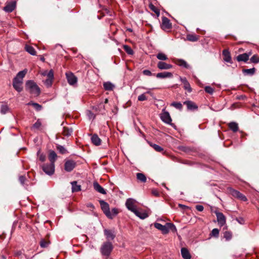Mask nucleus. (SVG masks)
Listing matches in <instances>:
<instances>
[{"mask_svg":"<svg viewBox=\"0 0 259 259\" xmlns=\"http://www.w3.org/2000/svg\"><path fill=\"white\" fill-rule=\"evenodd\" d=\"M102 210L106 216L109 219H112V215L110 210L109 204L103 200H99Z\"/></svg>","mask_w":259,"mask_h":259,"instance_id":"nucleus-5","label":"nucleus"},{"mask_svg":"<svg viewBox=\"0 0 259 259\" xmlns=\"http://www.w3.org/2000/svg\"><path fill=\"white\" fill-rule=\"evenodd\" d=\"M9 110V107L6 105H2L1 107V112L2 114H6Z\"/></svg>","mask_w":259,"mask_h":259,"instance_id":"nucleus-44","label":"nucleus"},{"mask_svg":"<svg viewBox=\"0 0 259 259\" xmlns=\"http://www.w3.org/2000/svg\"><path fill=\"white\" fill-rule=\"evenodd\" d=\"M16 6V3L15 1L11 2H7L6 6L3 8V10L8 13H11L14 10Z\"/></svg>","mask_w":259,"mask_h":259,"instance_id":"nucleus-13","label":"nucleus"},{"mask_svg":"<svg viewBox=\"0 0 259 259\" xmlns=\"http://www.w3.org/2000/svg\"><path fill=\"white\" fill-rule=\"evenodd\" d=\"M134 213L141 219H145L148 217L147 213L145 211H140L136 209Z\"/></svg>","mask_w":259,"mask_h":259,"instance_id":"nucleus-26","label":"nucleus"},{"mask_svg":"<svg viewBox=\"0 0 259 259\" xmlns=\"http://www.w3.org/2000/svg\"><path fill=\"white\" fill-rule=\"evenodd\" d=\"M196 209L198 211H202L204 209V207L202 205H197L196 206Z\"/></svg>","mask_w":259,"mask_h":259,"instance_id":"nucleus-61","label":"nucleus"},{"mask_svg":"<svg viewBox=\"0 0 259 259\" xmlns=\"http://www.w3.org/2000/svg\"><path fill=\"white\" fill-rule=\"evenodd\" d=\"M113 246L112 243L109 241L104 242L101 246L100 252L102 255L109 256L112 250Z\"/></svg>","mask_w":259,"mask_h":259,"instance_id":"nucleus-3","label":"nucleus"},{"mask_svg":"<svg viewBox=\"0 0 259 259\" xmlns=\"http://www.w3.org/2000/svg\"><path fill=\"white\" fill-rule=\"evenodd\" d=\"M87 207H88V208H92V209H94L95 208V206L91 203L87 204Z\"/></svg>","mask_w":259,"mask_h":259,"instance_id":"nucleus-64","label":"nucleus"},{"mask_svg":"<svg viewBox=\"0 0 259 259\" xmlns=\"http://www.w3.org/2000/svg\"><path fill=\"white\" fill-rule=\"evenodd\" d=\"M23 81L17 80L16 78H14L13 81V86L14 88L18 92H21L23 88L22 87Z\"/></svg>","mask_w":259,"mask_h":259,"instance_id":"nucleus-15","label":"nucleus"},{"mask_svg":"<svg viewBox=\"0 0 259 259\" xmlns=\"http://www.w3.org/2000/svg\"><path fill=\"white\" fill-rule=\"evenodd\" d=\"M123 49L124 51L129 55H133L134 54L133 50L130 46L127 45H124L123 46Z\"/></svg>","mask_w":259,"mask_h":259,"instance_id":"nucleus-40","label":"nucleus"},{"mask_svg":"<svg viewBox=\"0 0 259 259\" xmlns=\"http://www.w3.org/2000/svg\"><path fill=\"white\" fill-rule=\"evenodd\" d=\"M52 81H53V79H50V78H47V79L45 80V81H44V83L48 87H49L51 86V85L52 84Z\"/></svg>","mask_w":259,"mask_h":259,"instance_id":"nucleus-56","label":"nucleus"},{"mask_svg":"<svg viewBox=\"0 0 259 259\" xmlns=\"http://www.w3.org/2000/svg\"><path fill=\"white\" fill-rule=\"evenodd\" d=\"M228 126L233 132H237L239 130L238 125L235 122H231L229 123Z\"/></svg>","mask_w":259,"mask_h":259,"instance_id":"nucleus-31","label":"nucleus"},{"mask_svg":"<svg viewBox=\"0 0 259 259\" xmlns=\"http://www.w3.org/2000/svg\"><path fill=\"white\" fill-rule=\"evenodd\" d=\"M156 57L158 59L162 61L166 60L168 59L167 56L162 53H159L157 54Z\"/></svg>","mask_w":259,"mask_h":259,"instance_id":"nucleus-39","label":"nucleus"},{"mask_svg":"<svg viewBox=\"0 0 259 259\" xmlns=\"http://www.w3.org/2000/svg\"><path fill=\"white\" fill-rule=\"evenodd\" d=\"M181 254H182V257L184 259H190L191 257V256L189 251L186 248H182L181 249Z\"/></svg>","mask_w":259,"mask_h":259,"instance_id":"nucleus-27","label":"nucleus"},{"mask_svg":"<svg viewBox=\"0 0 259 259\" xmlns=\"http://www.w3.org/2000/svg\"><path fill=\"white\" fill-rule=\"evenodd\" d=\"M251 55V53L249 52L248 53H243L242 54H240L236 57V60L238 62H246L250 56Z\"/></svg>","mask_w":259,"mask_h":259,"instance_id":"nucleus-14","label":"nucleus"},{"mask_svg":"<svg viewBox=\"0 0 259 259\" xmlns=\"http://www.w3.org/2000/svg\"><path fill=\"white\" fill-rule=\"evenodd\" d=\"M172 27L170 20L165 17L162 18V23L161 24V28L163 30H167L170 29Z\"/></svg>","mask_w":259,"mask_h":259,"instance_id":"nucleus-11","label":"nucleus"},{"mask_svg":"<svg viewBox=\"0 0 259 259\" xmlns=\"http://www.w3.org/2000/svg\"><path fill=\"white\" fill-rule=\"evenodd\" d=\"M27 73L26 70H23L19 72L14 78H16L17 80L23 81V78L24 77L25 74Z\"/></svg>","mask_w":259,"mask_h":259,"instance_id":"nucleus-29","label":"nucleus"},{"mask_svg":"<svg viewBox=\"0 0 259 259\" xmlns=\"http://www.w3.org/2000/svg\"><path fill=\"white\" fill-rule=\"evenodd\" d=\"M92 143L95 146H100L101 144V140L97 134H94L91 137Z\"/></svg>","mask_w":259,"mask_h":259,"instance_id":"nucleus-21","label":"nucleus"},{"mask_svg":"<svg viewBox=\"0 0 259 259\" xmlns=\"http://www.w3.org/2000/svg\"><path fill=\"white\" fill-rule=\"evenodd\" d=\"M152 194L156 197H158L159 196V193L156 189H153L152 190Z\"/></svg>","mask_w":259,"mask_h":259,"instance_id":"nucleus-62","label":"nucleus"},{"mask_svg":"<svg viewBox=\"0 0 259 259\" xmlns=\"http://www.w3.org/2000/svg\"><path fill=\"white\" fill-rule=\"evenodd\" d=\"M66 76L69 84L72 85L76 83L77 78L73 73L70 72H66Z\"/></svg>","mask_w":259,"mask_h":259,"instance_id":"nucleus-12","label":"nucleus"},{"mask_svg":"<svg viewBox=\"0 0 259 259\" xmlns=\"http://www.w3.org/2000/svg\"><path fill=\"white\" fill-rule=\"evenodd\" d=\"M87 115L90 119H94L96 117L95 115L90 110L87 111Z\"/></svg>","mask_w":259,"mask_h":259,"instance_id":"nucleus-48","label":"nucleus"},{"mask_svg":"<svg viewBox=\"0 0 259 259\" xmlns=\"http://www.w3.org/2000/svg\"><path fill=\"white\" fill-rule=\"evenodd\" d=\"M147 97L146 96V93L142 94L138 96V100L140 101H144L147 100Z\"/></svg>","mask_w":259,"mask_h":259,"instance_id":"nucleus-49","label":"nucleus"},{"mask_svg":"<svg viewBox=\"0 0 259 259\" xmlns=\"http://www.w3.org/2000/svg\"><path fill=\"white\" fill-rule=\"evenodd\" d=\"M157 67L161 70H167L171 68L172 65L164 62L160 61L157 63Z\"/></svg>","mask_w":259,"mask_h":259,"instance_id":"nucleus-18","label":"nucleus"},{"mask_svg":"<svg viewBox=\"0 0 259 259\" xmlns=\"http://www.w3.org/2000/svg\"><path fill=\"white\" fill-rule=\"evenodd\" d=\"M250 62L253 63H257L259 62V56L257 55H254L251 57Z\"/></svg>","mask_w":259,"mask_h":259,"instance_id":"nucleus-43","label":"nucleus"},{"mask_svg":"<svg viewBox=\"0 0 259 259\" xmlns=\"http://www.w3.org/2000/svg\"><path fill=\"white\" fill-rule=\"evenodd\" d=\"M160 118L164 122L169 124L173 127L175 126L174 124L171 123L172 120L168 112L163 110L162 113L161 114Z\"/></svg>","mask_w":259,"mask_h":259,"instance_id":"nucleus-7","label":"nucleus"},{"mask_svg":"<svg viewBox=\"0 0 259 259\" xmlns=\"http://www.w3.org/2000/svg\"><path fill=\"white\" fill-rule=\"evenodd\" d=\"M228 190L229 193L234 197L242 201H246L247 200L246 197L239 191L232 188H229Z\"/></svg>","mask_w":259,"mask_h":259,"instance_id":"nucleus-4","label":"nucleus"},{"mask_svg":"<svg viewBox=\"0 0 259 259\" xmlns=\"http://www.w3.org/2000/svg\"><path fill=\"white\" fill-rule=\"evenodd\" d=\"M28 105H32L37 111H40L42 109V106L36 103L29 102Z\"/></svg>","mask_w":259,"mask_h":259,"instance_id":"nucleus-38","label":"nucleus"},{"mask_svg":"<svg viewBox=\"0 0 259 259\" xmlns=\"http://www.w3.org/2000/svg\"><path fill=\"white\" fill-rule=\"evenodd\" d=\"M224 237L227 239V240H230L231 238H232V234L231 232H229V231H226L225 233H224Z\"/></svg>","mask_w":259,"mask_h":259,"instance_id":"nucleus-54","label":"nucleus"},{"mask_svg":"<svg viewBox=\"0 0 259 259\" xmlns=\"http://www.w3.org/2000/svg\"><path fill=\"white\" fill-rule=\"evenodd\" d=\"M57 150L59 151V152L61 154H65L66 153L67 150L66 149L62 146L58 145L57 146Z\"/></svg>","mask_w":259,"mask_h":259,"instance_id":"nucleus-47","label":"nucleus"},{"mask_svg":"<svg viewBox=\"0 0 259 259\" xmlns=\"http://www.w3.org/2000/svg\"><path fill=\"white\" fill-rule=\"evenodd\" d=\"M176 63L179 66L183 67L185 68L190 69L191 68L190 66L183 59H177L176 61Z\"/></svg>","mask_w":259,"mask_h":259,"instance_id":"nucleus-24","label":"nucleus"},{"mask_svg":"<svg viewBox=\"0 0 259 259\" xmlns=\"http://www.w3.org/2000/svg\"><path fill=\"white\" fill-rule=\"evenodd\" d=\"M204 90L206 93H209L210 94H212L214 92L213 89L209 86H206Z\"/></svg>","mask_w":259,"mask_h":259,"instance_id":"nucleus-52","label":"nucleus"},{"mask_svg":"<svg viewBox=\"0 0 259 259\" xmlns=\"http://www.w3.org/2000/svg\"><path fill=\"white\" fill-rule=\"evenodd\" d=\"M172 76V74L168 72L158 73L156 75V77L159 78H171Z\"/></svg>","mask_w":259,"mask_h":259,"instance_id":"nucleus-25","label":"nucleus"},{"mask_svg":"<svg viewBox=\"0 0 259 259\" xmlns=\"http://www.w3.org/2000/svg\"><path fill=\"white\" fill-rule=\"evenodd\" d=\"M94 189L100 193L102 194H106V192L105 190L99 185L98 182H94L93 184Z\"/></svg>","mask_w":259,"mask_h":259,"instance_id":"nucleus-22","label":"nucleus"},{"mask_svg":"<svg viewBox=\"0 0 259 259\" xmlns=\"http://www.w3.org/2000/svg\"><path fill=\"white\" fill-rule=\"evenodd\" d=\"M213 212L217 216V221L218 222L219 225L222 227L224 225L226 224V219L224 214L218 211V210H215L213 211Z\"/></svg>","mask_w":259,"mask_h":259,"instance_id":"nucleus-9","label":"nucleus"},{"mask_svg":"<svg viewBox=\"0 0 259 259\" xmlns=\"http://www.w3.org/2000/svg\"><path fill=\"white\" fill-rule=\"evenodd\" d=\"M222 54L224 56V61L228 63H232V58L230 53L228 50H224L223 51Z\"/></svg>","mask_w":259,"mask_h":259,"instance_id":"nucleus-19","label":"nucleus"},{"mask_svg":"<svg viewBox=\"0 0 259 259\" xmlns=\"http://www.w3.org/2000/svg\"><path fill=\"white\" fill-rule=\"evenodd\" d=\"M211 234L212 236L217 237L219 235V230L216 228L213 229L211 232Z\"/></svg>","mask_w":259,"mask_h":259,"instance_id":"nucleus-51","label":"nucleus"},{"mask_svg":"<svg viewBox=\"0 0 259 259\" xmlns=\"http://www.w3.org/2000/svg\"><path fill=\"white\" fill-rule=\"evenodd\" d=\"M42 170L47 175L51 176L55 172V164L46 163L42 165Z\"/></svg>","mask_w":259,"mask_h":259,"instance_id":"nucleus-6","label":"nucleus"},{"mask_svg":"<svg viewBox=\"0 0 259 259\" xmlns=\"http://www.w3.org/2000/svg\"><path fill=\"white\" fill-rule=\"evenodd\" d=\"M37 155H39V159L41 162H44L46 160V156L42 153H40V150L37 152Z\"/></svg>","mask_w":259,"mask_h":259,"instance_id":"nucleus-50","label":"nucleus"},{"mask_svg":"<svg viewBox=\"0 0 259 259\" xmlns=\"http://www.w3.org/2000/svg\"><path fill=\"white\" fill-rule=\"evenodd\" d=\"M151 146L157 152H161L163 150V149L161 146L155 144H151Z\"/></svg>","mask_w":259,"mask_h":259,"instance_id":"nucleus-45","label":"nucleus"},{"mask_svg":"<svg viewBox=\"0 0 259 259\" xmlns=\"http://www.w3.org/2000/svg\"><path fill=\"white\" fill-rule=\"evenodd\" d=\"M179 149L182 151H183L186 153H189L192 151V149L191 147L188 146H181L179 147Z\"/></svg>","mask_w":259,"mask_h":259,"instance_id":"nucleus-35","label":"nucleus"},{"mask_svg":"<svg viewBox=\"0 0 259 259\" xmlns=\"http://www.w3.org/2000/svg\"><path fill=\"white\" fill-rule=\"evenodd\" d=\"M72 185V192H78L81 190L80 185H77L76 181H73L71 183Z\"/></svg>","mask_w":259,"mask_h":259,"instance_id":"nucleus-30","label":"nucleus"},{"mask_svg":"<svg viewBox=\"0 0 259 259\" xmlns=\"http://www.w3.org/2000/svg\"><path fill=\"white\" fill-rule=\"evenodd\" d=\"M154 227L160 230L164 234H167L169 231L175 232L177 231L176 226L172 223H166L165 225H162L159 223L154 224Z\"/></svg>","mask_w":259,"mask_h":259,"instance_id":"nucleus-2","label":"nucleus"},{"mask_svg":"<svg viewBox=\"0 0 259 259\" xmlns=\"http://www.w3.org/2000/svg\"><path fill=\"white\" fill-rule=\"evenodd\" d=\"M136 201L133 198H128L126 200L125 202V205L127 208L132 212H134L136 209L137 207L135 205Z\"/></svg>","mask_w":259,"mask_h":259,"instance_id":"nucleus-10","label":"nucleus"},{"mask_svg":"<svg viewBox=\"0 0 259 259\" xmlns=\"http://www.w3.org/2000/svg\"><path fill=\"white\" fill-rule=\"evenodd\" d=\"M187 39L189 41L194 42L198 39V37L196 34H189L187 35Z\"/></svg>","mask_w":259,"mask_h":259,"instance_id":"nucleus-33","label":"nucleus"},{"mask_svg":"<svg viewBox=\"0 0 259 259\" xmlns=\"http://www.w3.org/2000/svg\"><path fill=\"white\" fill-rule=\"evenodd\" d=\"M103 87L106 91H112L114 88V85L110 82H106L103 83Z\"/></svg>","mask_w":259,"mask_h":259,"instance_id":"nucleus-32","label":"nucleus"},{"mask_svg":"<svg viewBox=\"0 0 259 259\" xmlns=\"http://www.w3.org/2000/svg\"><path fill=\"white\" fill-rule=\"evenodd\" d=\"M184 104L187 106L189 110L194 111L198 109V106L193 101H186L184 102Z\"/></svg>","mask_w":259,"mask_h":259,"instance_id":"nucleus-16","label":"nucleus"},{"mask_svg":"<svg viewBox=\"0 0 259 259\" xmlns=\"http://www.w3.org/2000/svg\"><path fill=\"white\" fill-rule=\"evenodd\" d=\"M41 125V123L39 120H37L36 122L33 125L32 127L36 129H38Z\"/></svg>","mask_w":259,"mask_h":259,"instance_id":"nucleus-53","label":"nucleus"},{"mask_svg":"<svg viewBox=\"0 0 259 259\" xmlns=\"http://www.w3.org/2000/svg\"><path fill=\"white\" fill-rule=\"evenodd\" d=\"M111 213L112 214V218L115 217V215H117V214L118 213V210L116 208H113L111 209Z\"/></svg>","mask_w":259,"mask_h":259,"instance_id":"nucleus-58","label":"nucleus"},{"mask_svg":"<svg viewBox=\"0 0 259 259\" xmlns=\"http://www.w3.org/2000/svg\"><path fill=\"white\" fill-rule=\"evenodd\" d=\"M104 235L106 239L109 240H113L115 237L114 232L111 230L105 229L104 230Z\"/></svg>","mask_w":259,"mask_h":259,"instance_id":"nucleus-17","label":"nucleus"},{"mask_svg":"<svg viewBox=\"0 0 259 259\" xmlns=\"http://www.w3.org/2000/svg\"><path fill=\"white\" fill-rule=\"evenodd\" d=\"M184 88L185 90H187L189 93H191L192 91L189 82L184 84Z\"/></svg>","mask_w":259,"mask_h":259,"instance_id":"nucleus-55","label":"nucleus"},{"mask_svg":"<svg viewBox=\"0 0 259 259\" xmlns=\"http://www.w3.org/2000/svg\"><path fill=\"white\" fill-rule=\"evenodd\" d=\"M171 106H174L179 110H182L183 107L182 104L180 102H172L171 104Z\"/></svg>","mask_w":259,"mask_h":259,"instance_id":"nucleus-42","label":"nucleus"},{"mask_svg":"<svg viewBox=\"0 0 259 259\" xmlns=\"http://www.w3.org/2000/svg\"><path fill=\"white\" fill-rule=\"evenodd\" d=\"M49 159L50 161V164H55V162L57 159V155L56 152L53 150H50L49 154Z\"/></svg>","mask_w":259,"mask_h":259,"instance_id":"nucleus-23","label":"nucleus"},{"mask_svg":"<svg viewBox=\"0 0 259 259\" xmlns=\"http://www.w3.org/2000/svg\"><path fill=\"white\" fill-rule=\"evenodd\" d=\"M50 243L49 241H47L44 239L41 240L40 241V246L42 248H45L48 246Z\"/></svg>","mask_w":259,"mask_h":259,"instance_id":"nucleus-46","label":"nucleus"},{"mask_svg":"<svg viewBox=\"0 0 259 259\" xmlns=\"http://www.w3.org/2000/svg\"><path fill=\"white\" fill-rule=\"evenodd\" d=\"M26 90L35 97H37L40 93V90L36 83L33 80H29L25 83Z\"/></svg>","mask_w":259,"mask_h":259,"instance_id":"nucleus-1","label":"nucleus"},{"mask_svg":"<svg viewBox=\"0 0 259 259\" xmlns=\"http://www.w3.org/2000/svg\"><path fill=\"white\" fill-rule=\"evenodd\" d=\"M143 73L145 75H147V76H151L152 74L151 73V72L149 70H144L143 71Z\"/></svg>","mask_w":259,"mask_h":259,"instance_id":"nucleus-59","label":"nucleus"},{"mask_svg":"<svg viewBox=\"0 0 259 259\" xmlns=\"http://www.w3.org/2000/svg\"><path fill=\"white\" fill-rule=\"evenodd\" d=\"M180 80L184 84V85L186 83H187L189 82L186 77H181Z\"/></svg>","mask_w":259,"mask_h":259,"instance_id":"nucleus-63","label":"nucleus"},{"mask_svg":"<svg viewBox=\"0 0 259 259\" xmlns=\"http://www.w3.org/2000/svg\"><path fill=\"white\" fill-rule=\"evenodd\" d=\"M93 109L96 111L101 112L102 114L104 113L105 111V105L102 102H101L100 103L93 106Z\"/></svg>","mask_w":259,"mask_h":259,"instance_id":"nucleus-20","label":"nucleus"},{"mask_svg":"<svg viewBox=\"0 0 259 259\" xmlns=\"http://www.w3.org/2000/svg\"><path fill=\"white\" fill-rule=\"evenodd\" d=\"M25 177L24 176H21L19 178V180L21 184L23 185L25 181Z\"/></svg>","mask_w":259,"mask_h":259,"instance_id":"nucleus-60","label":"nucleus"},{"mask_svg":"<svg viewBox=\"0 0 259 259\" xmlns=\"http://www.w3.org/2000/svg\"><path fill=\"white\" fill-rule=\"evenodd\" d=\"M76 163L75 161L71 159L67 160L64 163V169L67 172L71 171L76 166Z\"/></svg>","mask_w":259,"mask_h":259,"instance_id":"nucleus-8","label":"nucleus"},{"mask_svg":"<svg viewBox=\"0 0 259 259\" xmlns=\"http://www.w3.org/2000/svg\"><path fill=\"white\" fill-rule=\"evenodd\" d=\"M48 78L53 79L54 78V73L52 70L49 71L47 74Z\"/></svg>","mask_w":259,"mask_h":259,"instance_id":"nucleus-57","label":"nucleus"},{"mask_svg":"<svg viewBox=\"0 0 259 259\" xmlns=\"http://www.w3.org/2000/svg\"><path fill=\"white\" fill-rule=\"evenodd\" d=\"M73 132V130L71 128L68 127H64L63 131V134L65 136H70Z\"/></svg>","mask_w":259,"mask_h":259,"instance_id":"nucleus-34","label":"nucleus"},{"mask_svg":"<svg viewBox=\"0 0 259 259\" xmlns=\"http://www.w3.org/2000/svg\"><path fill=\"white\" fill-rule=\"evenodd\" d=\"M243 72L246 74L249 75H253L254 74L255 71V69L254 68H250V69H245L243 70Z\"/></svg>","mask_w":259,"mask_h":259,"instance_id":"nucleus-36","label":"nucleus"},{"mask_svg":"<svg viewBox=\"0 0 259 259\" xmlns=\"http://www.w3.org/2000/svg\"><path fill=\"white\" fill-rule=\"evenodd\" d=\"M149 8L153 11L154 13H155L157 16L159 15L160 12L159 10L156 8L153 4H150L149 6Z\"/></svg>","mask_w":259,"mask_h":259,"instance_id":"nucleus-41","label":"nucleus"},{"mask_svg":"<svg viewBox=\"0 0 259 259\" xmlns=\"http://www.w3.org/2000/svg\"><path fill=\"white\" fill-rule=\"evenodd\" d=\"M137 178L138 180L141 181L142 182H146V176L142 173H137Z\"/></svg>","mask_w":259,"mask_h":259,"instance_id":"nucleus-37","label":"nucleus"},{"mask_svg":"<svg viewBox=\"0 0 259 259\" xmlns=\"http://www.w3.org/2000/svg\"><path fill=\"white\" fill-rule=\"evenodd\" d=\"M25 50L31 55L35 56L36 54V52L34 48L30 45H26L25 46Z\"/></svg>","mask_w":259,"mask_h":259,"instance_id":"nucleus-28","label":"nucleus"}]
</instances>
